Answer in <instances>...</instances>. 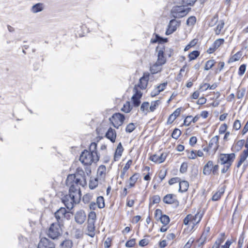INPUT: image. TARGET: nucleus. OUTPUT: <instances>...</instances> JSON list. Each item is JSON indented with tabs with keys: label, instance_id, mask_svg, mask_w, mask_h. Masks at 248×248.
<instances>
[{
	"label": "nucleus",
	"instance_id": "nucleus-32",
	"mask_svg": "<svg viewBox=\"0 0 248 248\" xmlns=\"http://www.w3.org/2000/svg\"><path fill=\"white\" fill-rule=\"evenodd\" d=\"M224 26V22L222 20L220 21L216 28L215 29V31L216 34L218 35L221 33V31Z\"/></svg>",
	"mask_w": 248,
	"mask_h": 248
},
{
	"label": "nucleus",
	"instance_id": "nucleus-11",
	"mask_svg": "<svg viewBox=\"0 0 248 248\" xmlns=\"http://www.w3.org/2000/svg\"><path fill=\"white\" fill-rule=\"evenodd\" d=\"M157 51V60L156 62L160 64L164 65L166 62V59L164 56L165 48L163 46H157L156 48Z\"/></svg>",
	"mask_w": 248,
	"mask_h": 248
},
{
	"label": "nucleus",
	"instance_id": "nucleus-54",
	"mask_svg": "<svg viewBox=\"0 0 248 248\" xmlns=\"http://www.w3.org/2000/svg\"><path fill=\"white\" fill-rule=\"evenodd\" d=\"M135 245V239H132L128 241L126 244L125 246L127 248H131L133 247Z\"/></svg>",
	"mask_w": 248,
	"mask_h": 248
},
{
	"label": "nucleus",
	"instance_id": "nucleus-10",
	"mask_svg": "<svg viewBox=\"0 0 248 248\" xmlns=\"http://www.w3.org/2000/svg\"><path fill=\"white\" fill-rule=\"evenodd\" d=\"M180 25V21L175 19L171 20L168 25L166 34L168 35L174 32Z\"/></svg>",
	"mask_w": 248,
	"mask_h": 248
},
{
	"label": "nucleus",
	"instance_id": "nucleus-3",
	"mask_svg": "<svg viewBox=\"0 0 248 248\" xmlns=\"http://www.w3.org/2000/svg\"><path fill=\"white\" fill-rule=\"evenodd\" d=\"M149 79L148 76H143L140 79L139 83L136 85L133 89V95L132 97L133 103L135 107H138L140 103V99L142 97V93L141 90L145 89Z\"/></svg>",
	"mask_w": 248,
	"mask_h": 248
},
{
	"label": "nucleus",
	"instance_id": "nucleus-4",
	"mask_svg": "<svg viewBox=\"0 0 248 248\" xmlns=\"http://www.w3.org/2000/svg\"><path fill=\"white\" fill-rule=\"evenodd\" d=\"M189 8L185 6H177L173 7L171 10V15L174 18H181L186 16L189 11Z\"/></svg>",
	"mask_w": 248,
	"mask_h": 248
},
{
	"label": "nucleus",
	"instance_id": "nucleus-44",
	"mask_svg": "<svg viewBox=\"0 0 248 248\" xmlns=\"http://www.w3.org/2000/svg\"><path fill=\"white\" fill-rule=\"evenodd\" d=\"M149 103L148 102H143L140 107V110L143 112L146 113L148 111Z\"/></svg>",
	"mask_w": 248,
	"mask_h": 248
},
{
	"label": "nucleus",
	"instance_id": "nucleus-13",
	"mask_svg": "<svg viewBox=\"0 0 248 248\" xmlns=\"http://www.w3.org/2000/svg\"><path fill=\"white\" fill-rule=\"evenodd\" d=\"M155 216L156 218H159L160 222L164 225H166L170 222L169 217L165 215H162L161 210L156 209L155 210Z\"/></svg>",
	"mask_w": 248,
	"mask_h": 248
},
{
	"label": "nucleus",
	"instance_id": "nucleus-29",
	"mask_svg": "<svg viewBox=\"0 0 248 248\" xmlns=\"http://www.w3.org/2000/svg\"><path fill=\"white\" fill-rule=\"evenodd\" d=\"M217 86L216 84L210 85L207 83H204L200 86V89L202 91H206L208 89L210 90H214L217 87Z\"/></svg>",
	"mask_w": 248,
	"mask_h": 248
},
{
	"label": "nucleus",
	"instance_id": "nucleus-45",
	"mask_svg": "<svg viewBox=\"0 0 248 248\" xmlns=\"http://www.w3.org/2000/svg\"><path fill=\"white\" fill-rule=\"evenodd\" d=\"M181 134L180 130L175 128L172 133L171 136L173 139H177Z\"/></svg>",
	"mask_w": 248,
	"mask_h": 248
},
{
	"label": "nucleus",
	"instance_id": "nucleus-20",
	"mask_svg": "<svg viewBox=\"0 0 248 248\" xmlns=\"http://www.w3.org/2000/svg\"><path fill=\"white\" fill-rule=\"evenodd\" d=\"M86 219V215L84 212L82 211L78 212L77 213L75 216L76 221L80 224L84 223Z\"/></svg>",
	"mask_w": 248,
	"mask_h": 248
},
{
	"label": "nucleus",
	"instance_id": "nucleus-1",
	"mask_svg": "<svg viewBox=\"0 0 248 248\" xmlns=\"http://www.w3.org/2000/svg\"><path fill=\"white\" fill-rule=\"evenodd\" d=\"M66 184L69 187V194L63 196L62 201L66 208L71 210L80 201V186L84 187L87 184L84 171L78 168L75 174L68 175Z\"/></svg>",
	"mask_w": 248,
	"mask_h": 248
},
{
	"label": "nucleus",
	"instance_id": "nucleus-53",
	"mask_svg": "<svg viewBox=\"0 0 248 248\" xmlns=\"http://www.w3.org/2000/svg\"><path fill=\"white\" fill-rule=\"evenodd\" d=\"M187 169V164L186 163L183 162L181 166L180 171L183 173L186 171Z\"/></svg>",
	"mask_w": 248,
	"mask_h": 248
},
{
	"label": "nucleus",
	"instance_id": "nucleus-12",
	"mask_svg": "<svg viewBox=\"0 0 248 248\" xmlns=\"http://www.w3.org/2000/svg\"><path fill=\"white\" fill-rule=\"evenodd\" d=\"M38 248H55L54 244L46 238L41 239L38 245Z\"/></svg>",
	"mask_w": 248,
	"mask_h": 248
},
{
	"label": "nucleus",
	"instance_id": "nucleus-27",
	"mask_svg": "<svg viewBox=\"0 0 248 248\" xmlns=\"http://www.w3.org/2000/svg\"><path fill=\"white\" fill-rule=\"evenodd\" d=\"M132 160H129L127 163L125 164L124 167L123 168L122 170H121V173L120 175V177L121 178H124V176L127 171V170L129 169L130 166L132 164Z\"/></svg>",
	"mask_w": 248,
	"mask_h": 248
},
{
	"label": "nucleus",
	"instance_id": "nucleus-40",
	"mask_svg": "<svg viewBox=\"0 0 248 248\" xmlns=\"http://www.w3.org/2000/svg\"><path fill=\"white\" fill-rule=\"evenodd\" d=\"M200 55V52L197 50H194L191 52L188 55V58L190 61L196 59Z\"/></svg>",
	"mask_w": 248,
	"mask_h": 248
},
{
	"label": "nucleus",
	"instance_id": "nucleus-55",
	"mask_svg": "<svg viewBox=\"0 0 248 248\" xmlns=\"http://www.w3.org/2000/svg\"><path fill=\"white\" fill-rule=\"evenodd\" d=\"M180 180H181L180 178L179 177H174V178L170 179L169 180V184L170 185H172L175 183H179Z\"/></svg>",
	"mask_w": 248,
	"mask_h": 248
},
{
	"label": "nucleus",
	"instance_id": "nucleus-42",
	"mask_svg": "<svg viewBox=\"0 0 248 248\" xmlns=\"http://www.w3.org/2000/svg\"><path fill=\"white\" fill-rule=\"evenodd\" d=\"M96 219V214L94 212H91L88 216V221L94 223Z\"/></svg>",
	"mask_w": 248,
	"mask_h": 248
},
{
	"label": "nucleus",
	"instance_id": "nucleus-15",
	"mask_svg": "<svg viewBox=\"0 0 248 248\" xmlns=\"http://www.w3.org/2000/svg\"><path fill=\"white\" fill-rule=\"evenodd\" d=\"M219 136H215L212 138L210 140L208 146L212 149L214 154H215L217 150L219 144H218Z\"/></svg>",
	"mask_w": 248,
	"mask_h": 248
},
{
	"label": "nucleus",
	"instance_id": "nucleus-46",
	"mask_svg": "<svg viewBox=\"0 0 248 248\" xmlns=\"http://www.w3.org/2000/svg\"><path fill=\"white\" fill-rule=\"evenodd\" d=\"M187 157L190 159H194L197 157L196 151H187Z\"/></svg>",
	"mask_w": 248,
	"mask_h": 248
},
{
	"label": "nucleus",
	"instance_id": "nucleus-38",
	"mask_svg": "<svg viewBox=\"0 0 248 248\" xmlns=\"http://www.w3.org/2000/svg\"><path fill=\"white\" fill-rule=\"evenodd\" d=\"M216 62L214 60H210L207 61L205 63L204 70H209L215 64Z\"/></svg>",
	"mask_w": 248,
	"mask_h": 248
},
{
	"label": "nucleus",
	"instance_id": "nucleus-9",
	"mask_svg": "<svg viewBox=\"0 0 248 248\" xmlns=\"http://www.w3.org/2000/svg\"><path fill=\"white\" fill-rule=\"evenodd\" d=\"M55 217L57 220V223L61 224L64 218L70 219L71 215L69 212H67L65 208L61 207L55 212Z\"/></svg>",
	"mask_w": 248,
	"mask_h": 248
},
{
	"label": "nucleus",
	"instance_id": "nucleus-2",
	"mask_svg": "<svg viewBox=\"0 0 248 248\" xmlns=\"http://www.w3.org/2000/svg\"><path fill=\"white\" fill-rule=\"evenodd\" d=\"M97 143L92 142L89 147V150H85L80 155L79 160L85 165H90L97 162L100 157L97 152Z\"/></svg>",
	"mask_w": 248,
	"mask_h": 248
},
{
	"label": "nucleus",
	"instance_id": "nucleus-22",
	"mask_svg": "<svg viewBox=\"0 0 248 248\" xmlns=\"http://www.w3.org/2000/svg\"><path fill=\"white\" fill-rule=\"evenodd\" d=\"M140 175L139 173H136L130 177L128 180L129 187L131 188L134 186L136 183L139 179Z\"/></svg>",
	"mask_w": 248,
	"mask_h": 248
},
{
	"label": "nucleus",
	"instance_id": "nucleus-7",
	"mask_svg": "<svg viewBox=\"0 0 248 248\" xmlns=\"http://www.w3.org/2000/svg\"><path fill=\"white\" fill-rule=\"evenodd\" d=\"M124 119V116L120 113H114L109 119L113 126L117 129L123 124Z\"/></svg>",
	"mask_w": 248,
	"mask_h": 248
},
{
	"label": "nucleus",
	"instance_id": "nucleus-34",
	"mask_svg": "<svg viewBox=\"0 0 248 248\" xmlns=\"http://www.w3.org/2000/svg\"><path fill=\"white\" fill-rule=\"evenodd\" d=\"M132 109V107L130 105L129 102H126L124 104L123 107L121 108V110L125 112L129 113Z\"/></svg>",
	"mask_w": 248,
	"mask_h": 248
},
{
	"label": "nucleus",
	"instance_id": "nucleus-50",
	"mask_svg": "<svg viewBox=\"0 0 248 248\" xmlns=\"http://www.w3.org/2000/svg\"><path fill=\"white\" fill-rule=\"evenodd\" d=\"M246 70V65L245 64H242L239 68L238 75L242 76L245 73Z\"/></svg>",
	"mask_w": 248,
	"mask_h": 248
},
{
	"label": "nucleus",
	"instance_id": "nucleus-21",
	"mask_svg": "<svg viewBox=\"0 0 248 248\" xmlns=\"http://www.w3.org/2000/svg\"><path fill=\"white\" fill-rule=\"evenodd\" d=\"M176 201L175 195L172 194H167L163 198V202L167 204H172L175 202Z\"/></svg>",
	"mask_w": 248,
	"mask_h": 248
},
{
	"label": "nucleus",
	"instance_id": "nucleus-17",
	"mask_svg": "<svg viewBox=\"0 0 248 248\" xmlns=\"http://www.w3.org/2000/svg\"><path fill=\"white\" fill-rule=\"evenodd\" d=\"M124 149L121 142L118 145L114 155V161H118L122 156Z\"/></svg>",
	"mask_w": 248,
	"mask_h": 248
},
{
	"label": "nucleus",
	"instance_id": "nucleus-57",
	"mask_svg": "<svg viewBox=\"0 0 248 248\" xmlns=\"http://www.w3.org/2000/svg\"><path fill=\"white\" fill-rule=\"evenodd\" d=\"M197 0H183V3L185 5H192Z\"/></svg>",
	"mask_w": 248,
	"mask_h": 248
},
{
	"label": "nucleus",
	"instance_id": "nucleus-33",
	"mask_svg": "<svg viewBox=\"0 0 248 248\" xmlns=\"http://www.w3.org/2000/svg\"><path fill=\"white\" fill-rule=\"evenodd\" d=\"M106 168L104 165H101L97 170V175L101 177H104L106 175Z\"/></svg>",
	"mask_w": 248,
	"mask_h": 248
},
{
	"label": "nucleus",
	"instance_id": "nucleus-35",
	"mask_svg": "<svg viewBox=\"0 0 248 248\" xmlns=\"http://www.w3.org/2000/svg\"><path fill=\"white\" fill-rule=\"evenodd\" d=\"M224 193V190L223 189H220L218 191H217L216 193L214 194V195L212 197V200L214 201H217L221 197V196L223 195Z\"/></svg>",
	"mask_w": 248,
	"mask_h": 248
},
{
	"label": "nucleus",
	"instance_id": "nucleus-52",
	"mask_svg": "<svg viewBox=\"0 0 248 248\" xmlns=\"http://www.w3.org/2000/svg\"><path fill=\"white\" fill-rule=\"evenodd\" d=\"M248 156V150H244L240 155V159L245 161Z\"/></svg>",
	"mask_w": 248,
	"mask_h": 248
},
{
	"label": "nucleus",
	"instance_id": "nucleus-61",
	"mask_svg": "<svg viewBox=\"0 0 248 248\" xmlns=\"http://www.w3.org/2000/svg\"><path fill=\"white\" fill-rule=\"evenodd\" d=\"M152 202L153 204L158 203L160 201V198L159 196L155 195L152 197Z\"/></svg>",
	"mask_w": 248,
	"mask_h": 248
},
{
	"label": "nucleus",
	"instance_id": "nucleus-62",
	"mask_svg": "<svg viewBox=\"0 0 248 248\" xmlns=\"http://www.w3.org/2000/svg\"><path fill=\"white\" fill-rule=\"evenodd\" d=\"M232 244V241L231 240H227L224 245L220 247V248H229L231 245Z\"/></svg>",
	"mask_w": 248,
	"mask_h": 248
},
{
	"label": "nucleus",
	"instance_id": "nucleus-30",
	"mask_svg": "<svg viewBox=\"0 0 248 248\" xmlns=\"http://www.w3.org/2000/svg\"><path fill=\"white\" fill-rule=\"evenodd\" d=\"M221 236L222 237L221 238H218L216 241L212 248H220V244L224 241V236H225V233H221Z\"/></svg>",
	"mask_w": 248,
	"mask_h": 248
},
{
	"label": "nucleus",
	"instance_id": "nucleus-19",
	"mask_svg": "<svg viewBox=\"0 0 248 248\" xmlns=\"http://www.w3.org/2000/svg\"><path fill=\"white\" fill-rule=\"evenodd\" d=\"M213 168V161L209 160L204 166L203 173L205 175H209L211 174Z\"/></svg>",
	"mask_w": 248,
	"mask_h": 248
},
{
	"label": "nucleus",
	"instance_id": "nucleus-47",
	"mask_svg": "<svg viewBox=\"0 0 248 248\" xmlns=\"http://www.w3.org/2000/svg\"><path fill=\"white\" fill-rule=\"evenodd\" d=\"M135 128L136 126L133 123H130L126 126L125 131L127 133H131L135 129Z\"/></svg>",
	"mask_w": 248,
	"mask_h": 248
},
{
	"label": "nucleus",
	"instance_id": "nucleus-18",
	"mask_svg": "<svg viewBox=\"0 0 248 248\" xmlns=\"http://www.w3.org/2000/svg\"><path fill=\"white\" fill-rule=\"evenodd\" d=\"M106 137L111 142H114L116 138V133L115 130L110 127L106 134Z\"/></svg>",
	"mask_w": 248,
	"mask_h": 248
},
{
	"label": "nucleus",
	"instance_id": "nucleus-28",
	"mask_svg": "<svg viewBox=\"0 0 248 248\" xmlns=\"http://www.w3.org/2000/svg\"><path fill=\"white\" fill-rule=\"evenodd\" d=\"M98 185V179L97 178L91 177L89 182V186L90 189L95 188Z\"/></svg>",
	"mask_w": 248,
	"mask_h": 248
},
{
	"label": "nucleus",
	"instance_id": "nucleus-43",
	"mask_svg": "<svg viewBox=\"0 0 248 248\" xmlns=\"http://www.w3.org/2000/svg\"><path fill=\"white\" fill-rule=\"evenodd\" d=\"M197 43V41L196 39H193L185 47L184 51H186L189 50L191 47L194 46Z\"/></svg>",
	"mask_w": 248,
	"mask_h": 248
},
{
	"label": "nucleus",
	"instance_id": "nucleus-14",
	"mask_svg": "<svg viewBox=\"0 0 248 248\" xmlns=\"http://www.w3.org/2000/svg\"><path fill=\"white\" fill-rule=\"evenodd\" d=\"M167 154L166 153H161L160 155L157 154L154 155L150 157V160L152 161L160 164L163 162L166 159Z\"/></svg>",
	"mask_w": 248,
	"mask_h": 248
},
{
	"label": "nucleus",
	"instance_id": "nucleus-60",
	"mask_svg": "<svg viewBox=\"0 0 248 248\" xmlns=\"http://www.w3.org/2000/svg\"><path fill=\"white\" fill-rule=\"evenodd\" d=\"M245 93V90L243 89L241 91L239 90L237 91V97L238 99H241L243 98L244 96Z\"/></svg>",
	"mask_w": 248,
	"mask_h": 248
},
{
	"label": "nucleus",
	"instance_id": "nucleus-48",
	"mask_svg": "<svg viewBox=\"0 0 248 248\" xmlns=\"http://www.w3.org/2000/svg\"><path fill=\"white\" fill-rule=\"evenodd\" d=\"M159 104L160 101L159 100H156L155 101L152 102L150 107V111H154L156 109V107L158 106Z\"/></svg>",
	"mask_w": 248,
	"mask_h": 248
},
{
	"label": "nucleus",
	"instance_id": "nucleus-58",
	"mask_svg": "<svg viewBox=\"0 0 248 248\" xmlns=\"http://www.w3.org/2000/svg\"><path fill=\"white\" fill-rule=\"evenodd\" d=\"M233 128L236 130H239L241 127V123L240 121L236 120L233 124Z\"/></svg>",
	"mask_w": 248,
	"mask_h": 248
},
{
	"label": "nucleus",
	"instance_id": "nucleus-39",
	"mask_svg": "<svg viewBox=\"0 0 248 248\" xmlns=\"http://www.w3.org/2000/svg\"><path fill=\"white\" fill-rule=\"evenodd\" d=\"M224 42V39H218L213 44V46L217 49Z\"/></svg>",
	"mask_w": 248,
	"mask_h": 248
},
{
	"label": "nucleus",
	"instance_id": "nucleus-23",
	"mask_svg": "<svg viewBox=\"0 0 248 248\" xmlns=\"http://www.w3.org/2000/svg\"><path fill=\"white\" fill-rule=\"evenodd\" d=\"M94 223L90 222L88 221V225H87V231H88V235L90 236L93 237L94 236Z\"/></svg>",
	"mask_w": 248,
	"mask_h": 248
},
{
	"label": "nucleus",
	"instance_id": "nucleus-59",
	"mask_svg": "<svg viewBox=\"0 0 248 248\" xmlns=\"http://www.w3.org/2000/svg\"><path fill=\"white\" fill-rule=\"evenodd\" d=\"M167 83L164 82L162 84H160L159 85L157 86L156 88L158 89V91L161 92L164 90L165 89L166 86H167Z\"/></svg>",
	"mask_w": 248,
	"mask_h": 248
},
{
	"label": "nucleus",
	"instance_id": "nucleus-31",
	"mask_svg": "<svg viewBox=\"0 0 248 248\" xmlns=\"http://www.w3.org/2000/svg\"><path fill=\"white\" fill-rule=\"evenodd\" d=\"M242 57V53L240 51L237 52L234 55L232 56L229 59V62H233L239 61Z\"/></svg>",
	"mask_w": 248,
	"mask_h": 248
},
{
	"label": "nucleus",
	"instance_id": "nucleus-25",
	"mask_svg": "<svg viewBox=\"0 0 248 248\" xmlns=\"http://www.w3.org/2000/svg\"><path fill=\"white\" fill-rule=\"evenodd\" d=\"M162 64H160L158 62H156L150 67V71L152 74H155L158 72H160L162 70Z\"/></svg>",
	"mask_w": 248,
	"mask_h": 248
},
{
	"label": "nucleus",
	"instance_id": "nucleus-36",
	"mask_svg": "<svg viewBox=\"0 0 248 248\" xmlns=\"http://www.w3.org/2000/svg\"><path fill=\"white\" fill-rule=\"evenodd\" d=\"M96 204L99 208H103L105 207V202L104 198L102 196L97 197L96 199Z\"/></svg>",
	"mask_w": 248,
	"mask_h": 248
},
{
	"label": "nucleus",
	"instance_id": "nucleus-56",
	"mask_svg": "<svg viewBox=\"0 0 248 248\" xmlns=\"http://www.w3.org/2000/svg\"><path fill=\"white\" fill-rule=\"evenodd\" d=\"M191 118H192L191 116H187L184 120V124L185 125L188 126L190 124V123L192 122Z\"/></svg>",
	"mask_w": 248,
	"mask_h": 248
},
{
	"label": "nucleus",
	"instance_id": "nucleus-64",
	"mask_svg": "<svg viewBox=\"0 0 248 248\" xmlns=\"http://www.w3.org/2000/svg\"><path fill=\"white\" fill-rule=\"evenodd\" d=\"M148 244V240L146 239L141 240L139 242V245L141 247L146 246Z\"/></svg>",
	"mask_w": 248,
	"mask_h": 248
},
{
	"label": "nucleus",
	"instance_id": "nucleus-49",
	"mask_svg": "<svg viewBox=\"0 0 248 248\" xmlns=\"http://www.w3.org/2000/svg\"><path fill=\"white\" fill-rule=\"evenodd\" d=\"M196 21V17L195 16H191L187 19L186 21V24L188 26H192L195 23Z\"/></svg>",
	"mask_w": 248,
	"mask_h": 248
},
{
	"label": "nucleus",
	"instance_id": "nucleus-41",
	"mask_svg": "<svg viewBox=\"0 0 248 248\" xmlns=\"http://www.w3.org/2000/svg\"><path fill=\"white\" fill-rule=\"evenodd\" d=\"M93 195L91 194L87 193L85 194L82 198V201L85 203H89L92 199Z\"/></svg>",
	"mask_w": 248,
	"mask_h": 248
},
{
	"label": "nucleus",
	"instance_id": "nucleus-16",
	"mask_svg": "<svg viewBox=\"0 0 248 248\" xmlns=\"http://www.w3.org/2000/svg\"><path fill=\"white\" fill-rule=\"evenodd\" d=\"M45 7V6L44 3H37L31 6L30 11L33 14H36L43 11Z\"/></svg>",
	"mask_w": 248,
	"mask_h": 248
},
{
	"label": "nucleus",
	"instance_id": "nucleus-37",
	"mask_svg": "<svg viewBox=\"0 0 248 248\" xmlns=\"http://www.w3.org/2000/svg\"><path fill=\"white\" fill-rule=\"evenodd\" d=\"M62 248H71L73 246V242L70 240H65L61 244Z\"/></svg>",
	"mask_w": 248,
	"mask_h": 248
},
{
	"label": "nucleus",
	"instance_id": "nucleus-51",
	"mask_svg": "<svg viewBox=\"0 0 248 248\" xmlns=\"http://www.w3.org/2000/svg\"><path fill=\"white\" fill-rule=\"evenodd\" d=\"M245 239V235L244 232L241 234L239 237L238 244V247L241 248L242 247Z\"/></svg>",
	"mask_w": 248,
	"mask_h": 248
},
{
	"label": "nucleus",
	"instance_id": "nucleus-6",
	"mask_svg": "<svg viewBox=\"0 0 248 248\" xmlns=\"http://www.w3.org/2000/svg\"><path fill=\"white\" fill-rule=\"evenodd\" d=\"M62 233L61 224L58 223H52L48 231L47 234L53 239L57 238Z\"/></svg>",
	"mask_w": 248,
	"mask_h": 248
},
{
	"label": "nucleus",
	"instance_id": "nucleus-24",
	"mask_svg": "<svg viewBox=\"0 0 248 248\" xmlns=\"http://www.w3.org/2000/svg\"><path fill=\"white\" fill-rule=\"evenodd\" d=\"M179 191L181 192H184L187 191L189 187V183L186 181H180Z\"/></svg>",
	"mask_w": 248,
	"mask_h": 248
},
{
	"label": "nucleus",
	"instance_id": "nucleus-8",
	"mask_svg": "<svg viewBox=\"0 0 248 248\" xmlns=\"http://www.w3.org/2000/svg\"><path fill=\"white\" fill-rule=\"evenodd\" d=\"M202 217V214L198 212L194 216L189 214L184 219L185 225H187L189 223H191L193 226L199 223Z\"/></svg>",
	"mask_w": 248,
	"mask_h": 248
},
{
	"label": "nucleus",
	"instance_id": "nucleus-5",
	"mask_svg": "<svg viewBox=\"0 0 248 248\" xmlns=\"http://www.w3.org/2000/svg\"><path fill=\"white\" fill-rule=\"evenodd\" d=\"M235 158L234 153L221 154L218 157V162L223 165L231 166Z\"/></svg>",
	"mask_w": 248,
	"mask_h": 248
},
{
	"label": "nucleus",
	"instance_id": "nucleus-26",
	"mask_svg": "<svg viewBox=\"0 0 248 248\" xmlns=\"http://www.w3.org/2000/svg\"><path fill=\"white\" fill-rule=\"evenodd\" d=\"M167 41V38H162L157 34H155V38H152L151 39V43H152L153 44L156 43H161L166 42Z\"/></svg>",
	"mask_w": 248,
	"mask_h": 248
},
{
	"label": "nucleus",
	"instance_id": "nucleus-63",
	"mask_svg": "<svg viewBox=\"0 0 248 248\" xmlns=\"http://www.w3.org/2000/svg\"><path fill=\"white\" fill-rule=\"evenodd\" d=\"M166 171L160 170L159 173V177L161 181H162L166 176Z\"/></svg>",
	"mask_w": 248,
	"mask_h": 248
}]
</instances>
